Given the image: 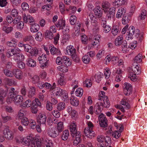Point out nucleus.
<instances>
[{"instance_id":"nucleus-1","label":"nucleus","mask_w":147,"mask_h":147,"mask_svg":"<svg viewBox=\"0 0 147 147\" xmlns=\"http://www.w3.org/2000/svg\"><path fill=\"white\" fill-rule=\"evenodd\" d=\"M20 50L18 48L9 49L7 51L6 56L9 58L13 55V60L16 62H18L20 61L23 60L24 58L23 54L20 53Z\"/></svg>"},{"instance_id":"nucleus-2","label":"nucleus","mask_w":147,"mask_h":147,"mask_svg":"<svg viewBox=\"0 0 147 147\" xmlns=\"http://www.w3.org/2000/svg\"><path fill=\"white\" fill-rule=\"evenodd\" d=\"M127 33L128 36V40L129 39H132L133 38V36L135 35L136 37L138 38L139 36L140 32L139 29L135 30V28L133 26H130L127 30Z\"/></svg>"},{"instance_id":"nucleus-3","label":"nucleus","mask_w":147,"mask_h":147,"mask_svg":"<svg viewBox=\"0 0 147 147\" xmlns=\"http://www.w3.org/2000/svg\"><path fill=\"white\" fill-rule=\"evenodd\" d=\"M67 54L71 56L73 60L75 61H79V59L77 57L76 53V50L73 46L69 45L66 48Z\"/></svg>"},{"instance_id":"nucleus-4","label":"nucleus","mask_w":147,"mask_h":147,"mask_svg":"<svg viewBox=\"0 0 147 147\" xmlns=\"http://www.w3.org/2000/svg\"><path fill=\"white\" fill-rule=\"evenodd\" d=\"M3 134L4 138L8 140H10L13 139V133L10 130L9 127L7 125L4 126V129L3 131Z\"/></svg>"},{"instance_id":"nucleus-5","label":"nucleus","mask_w":147,"mask_h":147,"mask_svg":"<svg viewBox=\"0 0 147 147\" xmlns=\"http://www.w3.org/2000/svg\"><path fill=\"white\" fill-rule=\"evenodd\" d=\"M97 139L98 142V144L105 143V146H107L111 143V139L108 136H97Z\"/></svg>"},{"instance_id":"nucleus-6","label":"nucleus","mask_w":147,"mask_h":147,"mask_svg":"<svg viewBox=\"0 0 147 147\" xmlns=\"http://www.w3.org/2000/svg\"><path fill=\"white\" fill-rule=\"evenodd\" d=\"M35 138L32 136L30 135L29 136L23 138L22 141V143L23 144L30 146H32L33 144L35 145Z\"/></svg>"},{"instance_id":"nucleus-7","label":"nucleus","mask_w":147,"mask_h":147,"mask_svg":"<svg viewBox=\"0 0 147 147\" xmlns=\"http://www.w3.org/2000/svg\"><path fill=\"white\" fill-rule=\"evenodd\" d=\"M38 60L40 63L41 65L40 67L43 68L47 65V62L48 61L47 59V56L46 55L42 54L41 56H40L38 58Z\"/></svg>"},{"instance_id":"nucleus-8","label":"nucleus","mask_w":147,"mask_h":147,"mask_svg":"<svg viewBox=\"0 0 147 147\" xmlns=\"http://www.w3.org/2000/svg\"><path fill=\"white\" fill-rule=\"evenodd\" d=\"M98 119L100 125L101 127H105L107 126V120L103 114H101L99 116Z\"/></svg>"},{"instance_id":"nucleus-9","label":"nucleus","mask_w":147,"mask_h":147,"mask_svg":"<svg viewBox=\"0 0 147 147\" xmlns=\"http://www.w3.org/2000/svg\"><path fill=\"white\" fill-rule=\"evenodd\" d=\"M132 90V86L131 84L127 82L124 83L123 86V92L125 95L128 96L131 94Z\"/></svg>"},{"instance_id":"nucleus-10","label":"nucleus","mask_w":147,"mask_h":147,"mask_svg":"<svg viewBox=\"0 0 147 147\" xmlns=\"http://www.w3.org/2000/svg\"><path fill=\"white\" fill-rule=\"evenodd\" d=\"M47 134L51 137L55 138L59 135V133L57 131L56 128L53 127L49 128L47 131Z\"/></svg>"},{"instance_id":"nucleus-11","label":"nucleus","mask_w":147,"mask_h":147,"mask_svg":"<svg viewBox=\"0 0 147 147\" xmlns=\"http://www.w3.org/2000/svg\"><path fill=\"white\" fill-rule=\"evenodd\" d=\"M71 135L73 137H75V139L74 142V144L76 145L80 142L81 140V134L80 131H77V132L72 133Z\"/></svg>"},{"instance_id":"nucleus-12","label":"nucleus","mask_w":147,"mask_h":147,"mask_svg":"<svg viewBox=\"0 0 147 147\" xmlns=\"http://www.w3.org/2000/svg\"><path fill=\"white\" fill-rule=\"evenodd\" d=\"M84 133L87 138L90 139L92 138L95 135L94 131L88 127H86L84 129Z\"/></svg>"},{"instance_id":"nucleus-13","label":"nucleus","mask_w":147,"mask_h":147,"mask_svg":"<svg viewBox=\"0 0 147 147\" xmlns=\"http://www.w3.org/2000/svg\"><path fill=\"white\" fill-rule=\"evenodd\" d=\"M47 117L44 114L39 113L36 118L37 121L39 124H44L45 123Z\"/></svg>"},{"instance_id":"nucleus-14","label":"nucleus","mask_w":147,"mask_h":147,"mask_svg":"<svg viewBox=\"0 0 147 147\" xmlns=\"http://www.w3.org/2000/svg\"><path fill=\"white\" fill-rule=\"evenodd\" d=\"M126 11V9L123 7L119 8L116 14V17L117 18H121L122 16L125 14Z\"/></svg>"},{"instance_id":"nucleus-15","label":"nucleus","mask_w":147,"mask_h":147,"mask_svg":"<svg viewBox=\"0 0 147 147\" xmlns=\"http://www.w3.org/2000/svg\"><path fill=\"white\" fill-rule=\"evenodd\" d=\"M13 75L18 79L21 80L23 77V73L19 69H15L13 71Z\"/></svg>"},{"instance_id":"nucleus-16","label":"nucleus","mask_w":147,"mask_h":147,"mask_svg":"<svg viewBox=\"0 0 147 147\" xmlns=\"http://www.w3.org/2000/svg\"><path fill=\"white\" fill-rule=\"evenodd\" d=\"M125 40H124L123 36L122 35H120L118 36L115 39V44L116 46H120L123 42Z\"/></svg>"},{"instance_id":"nucleus-17","label":"nucleus","mask_w":147,"mask_h":147,"mask_svg":"<svg viewBox=\"0 0 147 147\" xmlns=\"http://www.w3.org/2000/svg\"><path fill=\"white\" fill-rule=\"evenodd\" d=\"M115 9L116 8L114 7H111L109 9L107 15V16L109 19L111 20L112 18H113L115 16Z\"/></svg>"},{"instance_id":"nucleus-18","label":"nucleus","mask_w":147,"mask_h":147,"mask_svg":"<svg viewBox=\"0 0 147 147\" xmlns=\"http://www.w3.org/2000/svg\"><path fill=\"white\" fill-rule=\"evenodd\" d=\"M95 109L96 110L95 113L97 115L100 114L103 109L102 104L101 102H97L95 106Z\"/></svg>"},{"instance_id":"nucleus-19","label":"nucleus","mask_w":147,"mask_h":147,"mask_svg":"<svg viewBox=\"0 0 147 147\" xmlns=\"http://www.w3.org/2000/svg\"><path fill=\"white\" fill-rule=\"evenodd\" d=\"M53 92V94L56 97L61 96L62 95L64 92V90H63L62 89L56 87L54 89L52 90Z\"/></svg>"},{"instance_id":"nucleus-20","label":"nucleus","mask_w":147,"mask_h":147,"mask_svg":"<svg viewBox=\"0 0 147 147\" xmlns=\"http://www.w3.org/2000/svg\"><path fill=\"white\" fill-rule=\"evenodd\" d=\"M6 23V22H3L2 24V25H3ZM2 30L7 34L10 33L13 30V28L12 27H7L5 25H3L2 27Z\"/></svg>"},{"instance_id":"nucleus-21","label":"nucleus","mask_w":147,"mask_h":147,"mask_svg":"<svg viewBox=\"0 0 147 147\" xmlns=\"http://www.w3.org/2000/svg\"><path fill=\"white\" fill-rule=\"evenodd\" d=\"M55 25L57 28H59V29H62L65 26V20L63 19L59 20L56 23Z\"/></svg>"},{"instance_id":"nucleus-22","label":"nucleus","mask_w":147,"mask_h":147,"mask_svg":"<svg viewBox=\"0 0 147 147\" xmlns=\"http://www.w3.org/2000/svg\"><path fill=\"white\" fill-rule=\"evenodd\" d=\"M100 38V36L99 34L95 35L93 38V42L90 44L91 46L92 47L99 44Z\"/></svg>"},{"instance_id":"nucleus-23","label":"nucleus","mask_w":147,"mask_h":147,"mask_svg":"<svg viewBox=\"0 0 147 147\" xmlns=\"http://www.w3.org/2000/svg\"><path fill=\"white\" fill-rule=\"evenodd\" d=\"M131 72L137 75L139 74L141 72V68L138 65H133L132 66V71Z\"/></svg>"},{"instance_id":"nucleus-24","label":"nucleus","mask_w":147,"mask_h":147,"mask_svg":"<svg viewBox=\"0 0 147 147\" xmlns=\"http://www.w3.org/2000/svg\"><path fill=\"white\" fill-rule=\"evenodd\" d=\"M101 10V8L99 6H97L94 9L95 15L98 18L101 17L102 15V11Z\"/></svg>"},{"instance_id":"nucleus-25","label":"nucleus","mask_w":147,"mask_h":147,"mask_svg":"<svg viewBox=\"0 0 147 147\" xmlns=\"http://www.w3.org/2000/svg\"><path fill=\"white\" fill-rule=\"evenodd\" d=\"M122 51L124 53H126L129 51V46H127L126 41L124 40L123 42L121 45Z\"/></svg>"},{"instance_id":"nucleus-26","label":"nucleus","mask_w":147,"mask_h":147,"mask_svg":"<svg viewBox=\"0 0 147 147\" xmlns=\"http://www.w3.org/2000/svg\"><path fill=\"white\" fill-rule=\"evenodd\" d=\"M69 129L72 133L77 132V130L76 128V124L74 121H73L70 123Z\"/></svg>"},{"instance_id":"nucleus-27","label":"nucleus","mask_w":147,"mask_h":147,"mask_svg":"<svg viewBox=\"0 0 147 147\" xmlns=\"http://www.w3.org/2000/svg\"><path fill=\"white\" fill-rule=\"evenodd\" d=\"M3 123L9 122L13 120L12 117L10 115H5L2 114L1 115Z\"/></svg>"},{"instance_id":"nucleus-28","label":"nucleus","mask_w":147,"mask_h":147,"mask_svg":"<svg viewBox=\"0 0 147 147\" xmlns=\"http://www.w3.org/2000/svg\"><path fill=\"white\" fill-rule=\"evenodd\" d=\"M17 40L14 38H13L10 41H7L6 45L9 47H13L15 46L17 43Z\"/></svg>"},{"instance_id":"nucleus-29","label":"nucleus","mask_w":147,"mask_h":147,"mask_svg":"<svg viewBox=\"0 0 147 147\" xmlns=\"http://www.w3.org/2000/svg\"><path fill=\"white\" fill-rule=\"evenodd\" d=\"M71 104L74 106H77L79 104V100L77 98L74 96H71L70 99Z\"/></svg>"},{"instance_id":"nucleus-30","label":"nucleus","mask_w":147,"mask_h":147,"mask_svg":"<svg viewBox=\"0 0 147 147\" xmlns=\"http://www.w3.org/2000/svg\"><path fill=\"white\" fill-rule=\"evenodd\" d=\"M26 64L29 66L34 67L36 65V61L33 59L28 58L26 61Z\"/></svg>"},{"instance_id":"nucleus-31","label":"nucleus","mask_w":147,"mask_h":147,"mask_svg":"<svg viewBox=\"0 0 147 147\" xmlns=\"http://www.w3.org/2000/svg\"><path fill=\"white\" fill-rule=\"evenodd\" d=\"M31 25L30 30L32 32H36L39 30L40 26L38 24L34 23Z\"/></svg>"},{"instance_id":"nucleus-32","label":"nucleus","mask_w":147,"mask_h":147,"mask_svg":"<svg viewBox=\"0 0 147 147\" xmlns=\"http://www.w3.org/2000/svg\"><path fill=\"white\" fill-rule=\"evenodd\" d=\"M147 12L146 10L144 9H143L141 12L140 13L138 17V20H142L146 17Z\"/></svg>"},{"instance_id":"nucleus-33","label":"nucleus","mask_w":147,"mask_h":147,"mask_svg":"<svg viewBox=\"0 0 147 147\" xmlns=\"http://www.w3.org/2000/svg\"><path fill=\"white\" fill-rule=\"evenodd\" d=\"M58 84L61 86H64L65 85L66 82L63 74H62V75H60V77L58 80Z\"/></svg>"},{"instance_id":"nucleus-34","label":"nucleus","mask_w":147,"mask_h":147,"mask_svg":"<svg viewBox=\"0 0 147 147\" xmlns=\"http://www.w3.org/2000/svg\"><path fill=\"white\" fill-rule=\"evenodd\" d=\"M56 128L57 131L60 133L63 130L64 125L63 123L61 121H60L58 123L57 127H55Z\"/></svg>"},{"instance_id":"nucleus-35","label":"nucleus","mask_w":147,"mask_h":147,"mask_svg":"<svg viewBox=\"0 0 147 147\" xmlns=\"http://www.w3.org/2000/svg\"><path fill=\"white\" fill-rule=\"evenodd\" d=\"M7 92L3 90H0V101L1 103H3V100L7 95Z\"/></svg>"},{"instance_id":"nucleus-36","label":"nucleus","mask_w":147,"mask_h":147,"mask_svg":"<svg viewBox=\"0 0 147 147\" xmlns=\"http://www.w3.org/2000/svg\"><path fill=\"white\" fill-rule=\"evenodd\" d=\"M51 47L50 52L52 54L58 55L60 54V51L58 48H56L53 45L51 46Z\"/></svg>"},{"instance_id":"nucleus-37","label":"nucleus","mask_w":147,"mask_h":147,"mask_svg":"<svg viewBox=\"0 0 147 147\" xmlns=\"http://www.w3.org/2000/svg\"><path fill=\"white\" fill-rule=\"evenodd\" d=\"M63 62L67 66H69L71 64V62L69 58L65 56H63L62 57Z\"/></svg>"},{"instance_id":"nucleus-38","label":"nucleus","mask_w":147,"mask_h":147,"mask_svg":"<svg viewBox=\"0 0 147 147\" xmlns=\"http://www.w3.org/2000/svg\"><path fill=\"white\" fill-rule=\"evenodd\" d=\"M69 135V131L65 130L63 132L61 138L63 140H66L68 139Z\"/></svg>"},{"instance_id":"nucleus-39","label":"nucleus","mask_w":147,"mask_h":147,"mask_svg":"<svg viewBox=\"0 0 147 147\" xmlns=\"http://www.w3.org/2000/svg\"><path fill=\"white\" fill-rule=\"evenodd\" d=\"M36 93L35 88L32 86L30 88L28 91V96L29 97H32Z\"/></svg>"},{"instance_id":"nucleus-40","label":"nucleus","mask_w":147,"mask_h":147,"mask_svg":"<svg viewBox=\"0 0 147 147\" xmlns=\"http://www.w3.org/2000/svg\"><path fill=\"white\" fill-rule=\"evenodd\" d=\"M44 88L47 89H49L50 90H52L54 89L56 86L55 83H53L52 86L51 84L47 82H45L44 84Z\"/></svg>"},{"instance_id":"nucleus-41","label":"nucleus","mask_w":147,"mask_h":147,"mask_svg":"<svg viewBox=\"0 0 147 147\" xmlns=\"http://www.w3.org/2000/svg\"><path fill=\"white\" fill-rule=\"evenodd\" d=\"M107 98H108L107 96L105 95V93L104 92L101 91L100 92L98 100L102 101L104 99H107Z\"/></svg>"},{"instance_id":"nucleus-42","label":"nucleus","mask_w":147,"mask_h":147,"mask_svg":"<svg viewBox=\"0 0 147 147\" xmlns=\"http://www.w3.org/2000/svg\"><path fill=\"white\" fill-rule=\"evenodd\" d=\"M57 70L63 73L66 72L68 70L67 66L65 65H61L57 67Z\"/></svg>"},{"instance_id":"nucleus-43","label":"nucleus","mask_w":147,"mask_h":147,"mask_svg":"<svg viewBox=\"0 0 147 147\" xmlns=\"http://www.w3.org/2000/svg\"><path fill=\"white\" fill-rule=\"evenodd\" d=\"M45 36L46 38L52 39L53 38V33L50 31L47 30L45 33Z\"/></svg>"},{"instance_id":"nucleus-44","label":"nucleus","mask_w":147,"mask_h":147,"mask_svg":"<svg viewBox=\"0 0 147 147\" xmlns=\"http://www.w3.org/2000/svg\"><path fill=\"white\" fill-rule=\"evenodd\" d=\"M32 105V102L31 100L28 99L23 103L22 106L25 108H28L30 107Z\"/></svg>"},{"instance_id":"nucleus-45","label":"nucleus","mask_w":147,"mask_h":147,"mask_svg":"<svg viewBox=\"0 0 147 147\" xmlns=\"http://www.w3.org/2000/svg\"><path fill=\"white\" fill-rule=\"evenodd\" d=\"M9 92L8 95L11 96H14L18 94V92L15 90V89L13 88H9Z\"/></svg>"},{"instance_id":"nucleus-46","label":"nucleus","mask_w":147,"mask_h":147,"mask_svg":"<svg viewBox=\"0 0 147 147\" xmlns=\"http://www.w3.org/2000/svg\"><path fill=\"white\" fill-rule=\"evenodd\" d=\"M119 31V27L118 26L116 25L113 26L111 30V33L114 36L117 35Z\"/></svg>"},{"instance_id":"nucleus-47","label":"nucleus","mask_w":147,"mask_h":147,"mask_svg":"<svg viewBox=\"0 0 147 147\" xmlns=\"http://www.w3.org/2000/svg\"><path fill=\"white\" fill-rule=\"evenodd\" d=\"M65 104L63 102H60L58 103L57 106V108L58 111H61L65 108Z\"/></svg>"},{"instance_id":"nucleus-48","label":"nucleus","mask_w":147,"mask_h":147,"mask_svg":"<svg viewBox=\"0 0 147 147\" xmlns=\"http://www.w3.org/2000/svg\"><path fill=\"white\" fill-rule=\"evenodd\" d=\"M5 82L9 86L16 85V83L14 80L12 79L5 78Z\"/></svg>"},{"instance_id":"nucleus-49","label":"nucleus","mask_w":147,"mask_h":147,"mask_svg":"<svg viewBox=\"0 0 147 147\" xmlns=\"http://www.w3.org/2000/svg\"><path fill=\"white\" fill-rule=\"evenodd\" d=\"M38 51L36 47H32L29 53L31 56H36L38 54Z\"/></svg>"},{"instance_id":"nucleus-50","label":"nucleus","mask_w":147,"mask_h":147,"mask_svg":"<svg viewBox=\"0 0 147 147\" xmlns=\"http://www.w3.org/2000/svg\"><path fill=\"white\" fill-rule=\"evenodd\" d=\"M26 111L24 109H20L19 111L18 115V117L20 119H22L24 117H25V114Z\"/></svg>"},{"instance_id":"nucleus-51","label":"nucleus","mask_w":147,"mask_h":147,"mask_svg":"<svg viewBox=\"0 0 147 147\" xmlns=\"http://www.w3.org/2000/svg\"><path fill=\"white\" fill-rule=\"evenodd\" d=\"M103 76L102 73L98 72L96 74L95 76V78L97 82L99 83L101 80V78Z\"/></svg>"},{"instance_id":"nucleus-52","label":"nucleus","mask_w":147,"mask_h":147,"mask_svg":"<svg viewBox=\"0 0 147 147\" xmlns=\"http://www.w3.org/2000/svg\"><path fill=\"white\" fill-rule=\"evenodd\" d=\"M43 36L42 34L40 32H38L36 35L35 39L38 41H41L43 39Z\"/></svg>"},{"instance_id":"nucleus-53","label":"nucleus","mask_w":147,"mask_h":147,"mask_svg":"<svg viewBox=\"0 0 147 147\" xmlns=\"http://www.w3.org/2000/svg\"><path fill=\"white\" fill-rule=\"evenodd\" d=\"M110 4L107 2L103 3L102 5L103 9L105 11H107L110 7Z\"/></svg>"},{"instance_id":"nucleus-54","label":"nucleus","mask_w":147,"mask_h":147,"mask_svg":"<svg viewBox=\"0 0 147 147\" xmlns=\"http://www.w3.org/2000/svg\"><path fill=\"white\" fill-rule=\"evenodd\" d=\"M83 90L82 88H78L75 92V94L77 96L81 97L82 95Z\"/></svg>"},{"instance_id":"nucleus-55","label":"nucleus","mask_w":147,"mask_h":147,"mask_svg":"<svg viewBox=\"0 0 147 147\" xmlns=\"http://www.w3.org/2000/svg\"><path fill=\"white\" fill-rule=\"evenodd\" d=\"M130 20V17L128 16H125L122 18V23L124 25H126L129 23Z\"/></svg>"},{"instance_id":"nucleus-56","label":"nucleus","mask_w":147,"mask_h":147,"mask_svg":"<svg viewBox=\"0 0 147 147\" xmlns=\"http://www.w3.org/2000/svg\"><path fill=\"white\" fill-rule=\"evenodd\" d=\"M103 101V103L102 104V108L103 107L105 108H108L110 106V103L109 102L108 98H107V99H104L102 100Z\"/></svg>"},{"instance_id":"nucleus-57","label":"nucleus","mask_w":147,"mask_h":147,"mask_svg":"<svg viewBox=\"0 0 147 147\" xmlns=\"http://www.w3.org/2000/svg\"><path fill=\"white\" fill-rule=\"evenodd\" d=\"M82 59L83 62L86 64L89 63L90 60V58L87 55H85L84 56L82 57Z\"/></svg>"},{"instance_id":"nucleus-58","label":"nucleus","mask_w":147,"mask_h":147,"mask_svg":"<svg viewBox=\"0 0 147 147\" xmlns=\"http://www.w3.org/2000/svg\"><path fill=\"white\" fill-rule=\"evenodd\" d=\"M142 55L141 54H139L136 56L134 58V61L137 63H140L142 61Z\"/></svg>"},{"instance_id":"nucleus-59","label":"nucleus","mask_w":147,"mask_h":147,"mask_svg":"<svg viewBox=\"0 0 147 147\" xmlns=\"http://www.w3.org/2000/svg\"><path fill=\"white\" fill-rule=\"evenodd\" d=\"M4 73L6 76L10 77H12L13 76V71L12 72L9 70L6 69H5L4 70Z\"/></svg>"},{"instance_id":"nucleus-60","label":"nucleus","mask_w":147,"mask_h":147,"mask_svg":"<svg viewBox=\"0 0 147 147\" xmlns=\"http://www.w3.org/2000/svg\"><path fill=\"white\" fill-rule=\"evenodd\" d=\"M125 2V0H115L113 3L115 5L120 6L124 5Z\"/></svg>"},{"instance_id":"nucleus-61","label":"nucleus","mask_w":147,"mask_h":147,"mask_svg":"<svg viewBox=\"0 0 147 147\" xmlns=\"http://www.w3.org/2000/svg\"><path fill=\"white\" fill-rule=\"evenodd\" d=\"M136 74H133V73H130L128 78L132 81L134 82L136 81L137 79V78L136 76Z\"/></svg>"},{"instance_id":"nucleus-62","label":"nucleus","mask_w":147,"mask_h":147,"mask_svg":"<svg viewBox=\"0 0 147 147\" xmlns=\"http://www.w3.org/2000/svg\"><path fill=\"white\" fill-rule=\"evenodd\" d=\"M104 75L106 79H108L110 77L111 71L108 68H106L105 71H104Z\"/></svg>"},{"instance_id":"nucleus-63","label":"nucleus","mask_w":147,"mask_h":147,"mask_svg":"<svg viewBox=\"0 0 147 147\" xmlns=\"http://www.w3.org/2000/svg\"><path fill=\"white\" fill-rule=\"evenodd\" d=\"M29 119L26 117H25L22 119V123L25 126H26L29 125Z\"/></svg>"},{"instance_id":"nucleus-64","label":"nucleus","mask_w":147,"mask_h":147,"mask_svg":"<svg viewBox=\"0 0 147 147\" xmlns=\"http://www.w3.org/2000/svg\"><path fill=\"white\" fill-rule=\"evenodd\" d=\"M44 144L45 145L44 147H53V144L51 141L45 140Z\"/></svg>"}]
</instances>
